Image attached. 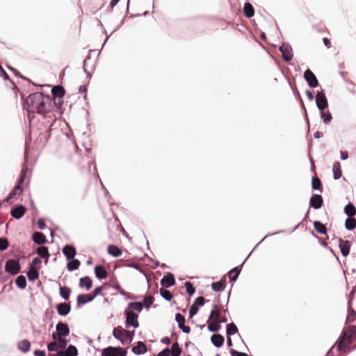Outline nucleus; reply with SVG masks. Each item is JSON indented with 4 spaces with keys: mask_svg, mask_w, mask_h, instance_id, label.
Here are the masks:
<instances>
[{
    "mask_svg": "<svg viewBox=\"0 0 356 356\" xmlns=\"http://www.w3.org/2000/svg\"><path fill=\"white\" fill-rule=\"evenodd\" d=\"M50 99L42 92H35L29 95L24 103L25 108L29 115L37 113L42 114L50 111Z\"/></svg>",
    "mask_w": 356,
    "mask_h": 356,
    "instance_id": "obj_1",
    "label": "nucleus"
},
{
    "mask_svg": "<svg viewBox=\"0 0 356 356\" xmlns=\"http://www.w3.org/2000/svg\"><path fill=\"white\" fill-rule=\"evenodd\" d=\"M355 328L353 327L349 330H344L342 336L328 352L329 354L335 355L336 356H343V353H346V348L351 343V336L353 334Z\"/></svg>",
    "mask_w": 356,
    "mask_h": 356,
    "instance_id": "obj_2",
    "label": "nucleus"
},
{
    "mask_svg": "<svg viewBox=\"0 0 356 356\" xmlns=\"http://www.w3.org/2000/svg\"><path fill=\"white\" fill-rule=\"evenodd\" d=\"M356 318V289H353L348 300V311L346 323H350Z\"/></svg>",
    "mask_w": 356,
    "mask_h": 356,
    "instance_id": "obj_3",
    "label": "nucleus"
},
{
    "mask_svg": "<svg viewBox=\"0 0 356 356\" xmlns=\"http://www.w3.org/2000/svg\"><path fill=\"white\" fill-rule=\"evenodd\" d=\"M25 175L26 171L23 170L17 185L14 188V189L10 193V194L7 197L6 200L7 202L12 203V200L18 198L21 193H22L21 184L24 181Z\"/></svg>",
    "mask_w": 356,
    "mask_h": 356,
    "instance_id": "obj_4",
    "label": "nucleus"
},
{
    "mask_svg": "<svg viewBox=\"0 0 356 356\" xmlns=\"http://www.w3.org/2000/svg\"><path fill=\"white\" fill-rule=\"evenodd\" d=\"M127 352L120 347L110 346L104 348L102 352V356H126Z\"/></svg>",
    "mask_w": 356,
    "mask_h": 356,
    "instance_id": "obj_5",
    "label": "nucleus"
},
{
    "mask_svg": "<svg viewBox=\"0 0 356 356\" xmlns=\"http://www.w3.org/2000/svg\"><path fill=\"white\" fill-rule=\"evenodd\" d=\"M124 314L126 316V326L127 327L133 326L137 328L139 326L138 321V315L129 309H125Z\"/></svg>",
    "mask_w": 356,
    "mask_h": 356,
    "instance_id": "obj_6",
    "label": "nucleus"
},
{
    "mask_svg": "<svg viewBox=\"0 0 356 356\" xmlns=\"http://www.w3.org/2000/svg\"><path fill=\"white\" fill-rule=\"evenodd\" d=\"M5 269L10 274L16 275L20 270V265L17 261L15 259H10L6 262Z\"/></svg>",
    "mask_w": 356,
    "mask_h": 356,
    "instance_id": "obj_7",
    "label": "nucleus"
},
{
    "mask_svg": "<svg viewBox=\"0 0 356 356\" xmlns=\"http://www.w3.org/2000/svg\"><path fill=\"white\" fill-rule=\"evenodd\" d=\"M316 103L318 108L321 110H325L327 106V98L323 91L318 92L316 95Z\"/></svg>",
    "mask_w": 356,
    "mask_h": 356,
    "instance_id": "obj_8",
    "label": "nucleus"
},
{
    "mask_svg": "<svg viewBox=\"0 0 356 356\" xmlns=\"http://www.w3.org/2000/svg\"><path fill=\"white\" fill-rule=\"evenodd\" d=\"M280 51H281L284 60L289 61L292 59L293 50L292 47L289 44L283 43L280 47Z\"/></svg>",
    "mask_w": 356,
    "mask_h": 356,
    "instance_id": "obj_9",
    "label": "nucleus"
},
{
    "mask_svg": "<svg viewBox=\"0 0 356 356\" xmlns=\"http://www.w3.org/2000/svg\"><path fill=\"white\" fill-rule=\"evenodd\" d=\"M304 77L310 87L316 88L318 86V80L314 74L310 70H307L305 72Z\"/></svg>",
    "mask_w": 356,
    "mask_h": 356,
    "instance_id": "obj_10",
    "label": "nucleus"
},
{
    "mask_svg": "<svg viewBox=\"0 0 356 356\" xmlns=\"http://www.w3.org/2000/svg\"><path fill=\"white\" fill-rule=\"evenodd\" d=\"M126 330L121 326H118L113 329V337L120 340L122 343L126 342L125 337Z\"/></svg>",
    "mask_w": 356,
    "mask_h": 356,
    "instance_id": "obj_11",
    "label": "nucleus"
},
{
    "mask_svg": "<svg viewBox=\"0 0 356 356\" xmlns=\"http://www.w3.org/2000/svg\"><path fill=\"white\" fill-rule=\"evenodd\" d=\"M339 248L343 256L346 257L350 252V242L348 241L339 239Z\"/></svg>",
    "mask_w": 356,
    "mask_h": 356,
    "instance_id": "obj_12",
    "label": "nucleus"
},
{
    "mask_svg": "<svg viewBox=\"0 0 356 356\" xmlns=\"http://www.w3.org/2000/svg\"><path fill=\"white\" fill-rule=\"evenodd\" d=\"M175 320L179 325V327L181 329L184 333L190 332V327L184 325L185 318L183 315H181V314H177L175 316Z\"/></svg>",
    "mask_w": 356,
    "mask_h": 356,
    "instance_id": "obj_13",
    "label": "nucleus"
},
{
    "mask_svg": "<svg viewBox=\"0 0 356 356\" xmlns=\"http://www.w3.org/2000/svg\"><path fill=\"white\" fill-rule=\"evenodd\" d=\"M56 332L61 337H65L70 334V329L66 323H58L56 325Z\"/></svg>",
    "mask_w": 356,
    "mask_h": 356,
    "instance_id": "obj_14",
    "label": "nucleus"
},
{
    "mask_svg": "<svg viewBox=\"0 0 356 356\" xmlns=\"http://www.w3.org/2000/svg\"><path fill=\"white\" fill-rule=\"evenodd\" d=\"M25 212L26 208L22 205H19L16 208L13 209L10 211V213L11 216L15 219H19L24 215Z\"/></svg>",
    "mask_w": 356,
    "mask_h": 356,
    "instance_id": "obj_15",
    "label": "nucleus"
},
{
    "mask_svg": "<svg viewBox=\"0 0 356 356\" xmlns=\"http://www.w3.org/2000/svg\"><path fill=\"white\" fill-rule=\"evenodd\" d=\"M323 204V199L320 195H314L310 199V206L318 209Z\"/></svg>",
    "mask_w": 356,
    "mask_h": 356,
    "instance_id": "obj_16",
    "label": "nucleus"
},
{
    "mask_svg": "<svg viewBox=\"0 0 356 356\" xmlns=\"http://www.w3.org/2000/svg\"><path fill=\"white\" fill-rule=\"evenodd\" d=\"M63 253L68 260L72 259L76 255V250L72 245H65L63 249Z\"/></svg>",
    "mask_w": 356,
    "mask_h": 356,
    "instance_id": "obj_17",
    "label": "nucleus"
},
{
    "mask_svg": "<svg viewBox=\"0 0 356 356\" xmlns=\"http://www.w3.org/2000/svg\"><path fill=\"white\" fill-rule=\"evenodd\" d=\"M175 283V280L173 275H172V274L165 276L161 280V284L166 288L174 285Z\"/></svg>",
    "mask_w": 356,
    "mask_h": 356,
    "instance_id": "obj_18",
    "label": "nucleus"
},
{
    "mask_svg": "<svg viewBox=\"0 0 356 356\" xmlns=\"http://www.w3.org/2000/svg\"><path fill=\"white\" fill-rule=\"evenodd\" d=\"M132 351L136 355H141L147 351V348L143 342L138 341L137 345L132 348Z\"/></svg>",
    "mask_w": 356,
    "mask_h": 356,
    "instance_id": "obj_19",
    "label": "nucleus"
},
{
    "mask_svg": "<svg viewBox=\"0 0 356 356\" xmlns=\"http://www.w3.org/2000/svg\"><path fill=\"white\" fill-rule=\"evenodd\" d=\"M58 313L61 316H66L70 312V306L66 303L59 304L57 306Z\"/></svg>",
    "mask_w": 356,
    "mask_h": 356,
    "instance_id": "obj_20",
    "label": "nucleus"
},
{
    "mask_svg": "<svg viewBox=\"0 0 356 356\" xmlns=\"http://www.w3.org/2000/svg\"><path fill=\"white\" fill-rule=\"evenodd\" d=\"M211 341L216 347L220 348L224 343V337L220 334H213Z\"/></svg>",
    "mask_w": 356,
    "mask_h": 356,
    "instance_id": "obj_21",
    "label": "nucleus"
},
{
    "mask_svg": "<svg viewBox=\"0 0 356 356\" xmlns=\"http://www.w3.org/2000/svg\"><path fill=\"white\" fill-rule=\"evenodd\" d=\"M92 285L91 279L89 277H84L79 280V286L89 290Z\"/></svg>",
    "mask_w": 356,
    "mask_h": 356,
    "instance_id": "obj_22",
    "label": "nucleus"
},
{
    "mask_svg": "<svg viewBox=\"0 0 356 356\" xmlns=\"http://www.w3.org/2000/svg\"><path fill=\"white\" fill-rule=\"evenodd\" d=\"M62 356H76L78 351L74 346L70 345L65 350H61Z\"/></svg>",
    "mask_w": 356,
    "mask_h": 356,
    "instance_id": "obj_23",
    "label": "nucleus"
},
{
    "mask_svg": "<svg viewBox=\"0 0 356 356\" xmlns=\"http://www.w3.org/2000/svg\"><path fill=\"white\" fill-rule=\"evenodd\" d=\"M76 300L78 305H84L93 300L92 299L90 294H81L78 296Z\"/></svg>",
    "mask_w": 356,
    "mask_h": 356,
    "instance_id": "obj_24",
    "label": "nucleus"
},
{
    "mask_svg": "<svg viewBox=\"0 0 356 356\" xmlns=\"http://www.w3.org/2000/svg\"><path fill=\"white\" fill-rule=\"evenodd\" d=\"M95 273L99 279H104L107 277V273L105 268L101 266H97L95 268Z\"/></svg>",
    "mask_w": 356,
    "mask_h": 356,
    "instance_id": "obj_25",
    "label": "nucleus"
},
{
    "mask_svg": "<svg viewBox=\"0 0 356 356\" xmlns=\"http://www.w3.org/2000/svg\"><path fill=\"white\" fill-rule=\"evenodd\" d=\"M219 316H220V312L219 309L216 306L213 307V309L211 312L210 316H209V321L214 323H220L219 321Z\"/></svg>",
    "mask_w": 356,
    "mask_h": 356,
    "instance_id": "obj_26",
    "label": "nucleus"
},
{
    "mask_svg": "<svg viewBox=\"0 0 356 356\" xmlns=\"http://www.w3.org/2000/svg\"><path fill=\"white\" fill-rule=\"evenodd\" d=\"M33 240L37 244H44L46 242V238L42 233L35 232L33 235Z\"/></svg>",
    "mask_w": 356,
    "mask_h": 356,
    "instance_id": "obj_27",
    "label": "nucleus"
},
{
    "mask_svg": "<svg viewBox=\"0 0 356 356\" xmlns=\"http://www.w3.org/2000/svg\"><path fill=\"white\" fill-rule=\"evenodd\" d=\"M143 305L140 302H130L128 305V307L126 309H129L134 312V310L140 312L143 309Z\"/></svg>",
    "mask_w": 356,
    "mask_h": 356,
    "instance_id": "obj_28",
    "label": "nucleus"
},
{
    "mask_svg": "<svg viewBox=\"0 0 356 356\" xmlns=\"http://www.w3.org/2000/svg\"><path fill=\"white\" fill-rule=\"evenodd\" d=\"M334 179H338L341 176V165L339 162H334L332 167Z\"/></svg>",
    "mask_w": 356,
    "mask_h": 356,
    "instance_id": "obj_29",
    "label": "nucleus"
},
{
    "mask_svg": "<svg viewBox=\"0 0 356 356\" xmlns=\"http://www.w3.org/2000/svg\"><path fill=\"white\" fill-rule=\"evenodd\" d=\"M108 252L111 255L118 257L122 254V250L115 245H109L108 247Z\"/></svg>",
    "mask_w": 356,
    "mask_h": 356,
    "instance_id": "obj_30",
    "label": "nucleus"
},
{
    "mask_svg": "<svg viewBox=\"0 0 356 356\" xmlns=\"http://www.w3.org/2000/svg\"><path fill=\"white\" fill-rule=\"evenodd\" d=\"M80 266V262L75 259H70L67 264V268L70 271L76 270Z\"/></svg>",
    "mask_w": 356,
    "mask_h": 356,
    "instance_id": "obj_31",
    "label": "nucleus"
},
{
    "mask_svg": "<svg viewBox=\"0 0 356 356\" xmlns=\"http://www.w3.org/2000/svg\"><path fill=\"white\" fill-rule=\"evenodd\" d=\"M244 14L247 17H252L254 14L252 6L250 3H245L243 8Z\"/></svg>",
    "mask_w": 356,
    "mask_h": 356,
    "instance_id": "obj_32",
    "label": "nucleus"
},
{
    "mask_svg": "<svg viewBox=\"0 0 356 356\" xmlns=\"http://www.w3.org/2000/svg\"><path fill=\"white\" fill-rule=\"evenodd\" d=\"M17 347L21 351L26 353L29 350L31 343L28 340H22L18 343Z\"/></svg>",
    "mask_w": 356,
    "mask_h": 356,
    "instance_id": "obj_33",
    "label": "nucleus"
},
{
    "mask_svg": "<svg viewBox=\"0 0 356 356\" xmlns=\"http://www.w3.org/2000/svg\"><path fill=\"white\" fill-rule=\"evenodd\" d=\"M344 212L350 218L354 216L356 213V209L353 204H348L344 207Z\"/></svg>",
    "mask_w": 356,
    "mask_h": 356,
    "instance_id": "obj_34",
    "label": "nucleus"
},
{
    "mask_svg": "<svg viewBox=\"0 0 356 356\" xmlns=\"http://www.w3.org/2000/svg\"><path fill=\"white\" fill-rule=\"evenodd\" d=\"M320 113H321V118L323 120L324 123L327 124L331 121V120L332 118V115L328 111H325V109L321 110Z\"/></svg>",
    "mask_w": 356,
    "mask_h": 356,
    "instance_id": "obj_35",
    "label": "nucleus"
},
{
    "mask_svg": "<svg viewBox=\"0 0 356 356\" xmlns=\"http://www.w3.org/2000/svg\"><path fill=\"white\" fill-rule=\"evenodd\" d=\"M16 285L20 289H24L26 286V278L23 275H19L15 280Z\"/></svg>",
    "mask_w": 356,
    "mask_h": 356,
    "instance_id": "obj_36",
    "label": "nucleus"
},
{
    "mask_svg": "<svg viewBox=\"0 0 356 356\" xmlns=\"http://www.w3.org/2000/svg\"><path fill=\"white\" fill-rule=\"evenodd\" d=\"M70 293V289L67 286H62L60 288V295L65 300H67L69 298Z\"/></svg>",
    "mask_w": 356,
    "mask_h": 356,
    "instance_id": "obj_37",
    "label": "nucleus"
},
{
    "mask_svg": "<svg viewBox=\"0 0 356 356\" xmlns=\"http://www.w3.org/2000/svg\"><path fill=\"white\" fill-rule=\"evenodd\" d=\"M37 253L42 258L48 259L49 254L48 248L44 246L39 247L37 250Z\"/></svg>",
    "mask_w": 356,
    "mask_h": 356,
    "instance_id": "obj_38",
    "label": "nucleus"
},
{
    "mask_svg": "<svg viewBox=\"0 0 356 356\" xmlns=\"http://www.w3.org/2000/svg\"><path fill=\"white\" fill-rule=\"evenodd\" d=\"M346 228L348 230H352L356 227V220L355 218H348L345 222Z\"/></svg>",
    "mask_w": 356,
    "mask_h": 356,
    "instance_id": "obj_39",
    "label": "nucleus"
},
{
    "mask_svg": "<svg viewBox=\"0 0 356 356\" xmlns=\"http://www.w3.org/2000/svg\"><path fill=\"white\" fill-rule=\"evenodd\" d=\"M170 351L172 356H179L181 354V349L177 342H175L172 345L171 350H170Z\"/></svg>",
    "mask_w": 356,
    "mask_h": 356,
    "instance_id": "obj_40",
    "label": "nucleus"
},
{
    "mask_svg": "<svg viewBox=\"0 0 356 356\" xmlns=\"http://www.w3.org/2000/svg\"><path fill=\"white\" fill-rule=\"evenodd\" d=\"M314 226L315 229L320 234H325L326 232V227L321 222L318 221H315L314 222Z\"/></svg>",
    "mask_w": 356,
    "mask_h": 356,
    "instance_id": "obj_41",
    "label": "nucleus"
},
{
    "mask_svg": "<svg viewBox=\"0 0 356 356\" xmlns=\"http://www.w3.org/2000/svg\"><path fill=\"white\" fill-rule=\"evenodd\" d=\"M38 275L39 274L38 270L34 268H31L27 273L28 278L32 281L36 280L38 277Z\"/></svg>",
    "mask_w": 356,
    "mask_h": 356,
    "instance_id": "obj_42",
    "label": "nucleus"
},
{
    "mask_svg": "<svg viewBox=\"0 0 356 356\" xmlns=\"http://www.w3.org/2000/svg\"><path fill=\"white\" fill-rule=\"evenodd\" d=\"M238 332L236 326L234 323H229L227 327V337L235 334Z\"/></svg>",
    "mask_w": 356,
    "mask_h": 356,
    "instance_id": "obj_43",
    "label": "nucleus"
},
{
    "mask_svg": "<svg viewBox=\"0 0 356 356\" xmlns=\"http://www.w3.org/2000/svg\"><path fill=\"white\" fill-rule=\"evenodd\" d=\"M52 93L54 95L56 96V97H62L63 95H64V90L62 87L60 86H55L52 88V90H51Z\"/></svg>",
    "mask_w": 356,
    "mask_h": 356,
    "instance_id": "obj_44",
    "label": "nucleus"
},
{
    "mask_svg": "<svg viewBox=\"0 0 356 356\" xmlns=\"http://www.w3.org/2000/svg\"><path fill=\"white\" fill-rule=\"evenodd\" d=\"M160 294L165 300L168 301L171 300L173 297L170 291L163 289L160 290Z\"/></svg>",
    "mask_w": 356,
    "mask_h": 356,
    "instance_id": "obj_45",
    "label": "nucleus"
},
{
    "mask_svg": "<svg viewBox=\"0 0 356 356\" xmlns=\"http://www.w3.org/2000/svg\"><path fill=\"white\" fill-rule=\"evenodd\" d=\"M225 287V285L222 282H216L212 284V289L215 291H222Z\"/></svg>",
    "mask_w": 356,
    "mask_h": 356,
    "instance_id": "obj_46",
    "label": "nucleus"
},
{
    "mask_svg": "<svg viewBox=\"0 0 356 356\" xmlns=\"http://www.w3.org/2000/svg\"><path fill=\"white\" fill-rule=\"evenodd\" d=\"M57 342L59 349L62 350L66 348L68 343V341L65 337H60Z\"/></svg>",
    "mask_w": 356,
    "mask_h": 356,
    "instance_id": "obj_47",
    "label": "nucleus"
},
{
    "mask_svg": "<svg viewBox=\"0 0 356 356\" xmlns=\"http://www.w3.org/2000/svg\"><path fill=\"white\" fill-rule=\"evenodd\" d=\"M239 270H238L237 268H234L232 270H231L229 273V277L232 280L236 281L238 275H239Z\"/></svg>",
    "mask_w": 356,
    "mask_h": 356,
    "instance_id": "obj_48",
    "label": "nucleus"
},
{
    "mask_svg": "<svg viewBox=\"0 0 356 356\" xmlns=\"http://www.w3.org/2000/svg\"><path fill=\"white\" fill-rule=\"evenodd\" d=\"M185 286L186 291L190 296L193 295L195 292V288L191 282H186L185 283Z\"/></svg>",
    "mask_w": 356,
    "mask_h": 356,
    "instance_id": "obj_49",
    "label": "nucleus"
},
{
    "mask_svg": "<svg viewBox=\"0 0 356 356\" xmlns=\"http://www.w3.org/2000/svg\"><path fill=\"white\" fill-rule=\"evenodd\" d=\"M220 326L219 325V323H214L212 322L208 325V329L211 332H216L220 329Z\"/></svg>",
    "mask_w": 356,
    "mask_h": 356,
    "instance_id": "obj_50",
    "label": "nucleus"
},
{
    "mask_svg": "<svg viewBox=\"0 0 356 356\" xmlns=\"http://www.w3.org/2000/svg\"><path fill=\"white\" fill-rule=\"evenodd\" d=\"M47 348H48V350L50 352L57 351L59 349V348L58 346V342L54 341V342L49 343L47 346Z\"/></svg>",
    "mask_w": 356,
    "mask_h": 356,
    "instance_id": "obj_51",
    "label": "nucleus"
},
{
    "mask_svg": "<svg viewBox=\"0 0 356 356\" xmlns=\"http://www.w3.org/2000/svg\"><path fill=\"white\" fill-rule=\"evenodd\" d=\"M8 246V241L6 238H0V251L5 250Z\"/></svg>",
    "mask_w": 356,
    "mask_h": 356,
    "instance_id": "obj_52",
    "label": "nucleus"
},
{
    "mask_svg": "<svg viewBox=\"0 0 356 356\" xmlns=\"http://www.w3.org/2000/svg\"><path fill=\"white\" fill-rule=\"evenodd\" d=\"M321 187V181L317 177H314L312 179V188L314 190H318Z\"/></svg>",
    "mask_w": 356,
    "mask_h": 356,
    "instance_id": "obj_53",
    "label": "nucleus"
},
{
    "mask_svg": "<svg viewBox=\"0 0 356 356\" xmlns=\"http://www.w3.org/2000/svg\"><path fill=\"white\" fill-rule=\"evenodd\" d=\"M154 299L152 296H147L144 298V305L149 308V306L153 303Z\"/></svg>",
    "mask_w": 356,
    "mask_h": 356,
    "instance_id": "obj_54",
    "label": "nucleus"
},
{
    "mask_svg": "<svg viewBox=\"0 0 356 356\" xmlns=\"http://www.w3.org/2000/svg\"><path fill=\"white\" fill-rule=\"evenodd\" d=\"M198 312V307L196 305V304H193L191 305L189 309V316L191 318H192L193 316H195Z\"/></svg>",
    "mask_w": 356,
    "mask_h": 356,
    "instance_id": "obj_55",
    "label": "nucleus"
},
{
    "mask_svg": "<svg viewBox=\"0 0 356 356\" xmlns=\"http://www.w3.org/2000/svg\"><path fill=\"white\" fill-rule=\"evenodd\" d=\"M103 286H99L95 289L92 294H90L92 299L93 300L96 296H97L102 291Z\"/></svg>",
    "mask_w": 356,
    "mask_h": 356,
    "instance_id": "obj_56",
    "label": "nucleus"
},
{
    "mask_svg": "<svg viewBox=\"0 0 356 356\" xmlns=\"http://www.w3.org/2000/svg\"><path fill=\"white\" fill-rule=\"evenodd\" d=\"M134 334V331L126 330V333H125L126 341L128 339L129 340V341H131L132 340Z\"/></svg>",
    "mask_w": 356,
    "mask_h": 356,
    "instance_id": "obj_57",
    "label": "nucleus"
},
{
    "mask_svg": "<svg viewBox=\"0 0 356 356\" xmlns=\"http://www.w3.org/2000/svg\"><path fill=\"white\" fill-rule=\"evenodd\" d=\"M194 304H196L197 306L203 305L204 304V298L203 297L197 298Z\"/></svg>",
    "mask_w": 356,
    "mask_h": 356,
    "instance_id": "obj_58",
    "label": "nucleus"
},
{
    "mask_svg": "<svg viewBox=\"0 0 356 356\" xmlns=\"http://www.w3.org/2000/svg\"><path fill=\"white\" fill-rule=\"evenodd\" d=\"M232 356H248L245 353L238 352L235 350H231Z\"/></svg>",
    "mask_w": 356,
    "mask_h": 356,
    "instance_id": "obj_59",
    "label": "nucleus"
},
{
    "mask_svg": "<svg viewBox=\"0 0 356 356\" xmlns=\"http://www.w3.org/2000/svg\"><path fill=\"white\" fill-rule=\"evenodd\" d=\"M170 355V351L169 349H165L161 351L158 356H169Z\"/></svg>",
    "mask_w": 356,
    "mask_h": 356,
    "instance_id": "obj_60",
    "label": "nucleus"
},
{
    "mask_svg": "<svg viewBox=\"0 0 356 356\" xmlns=\"http://www.w3.org/2000/svg\"><path fill=\"white\" fill-rule=\"evenodd\" d=\"M35 356H46V353L44 350H36L34 351Z\"/></svg>",
    "mask_w": 356,
    "mask_h": 356,
    "instance_id": "obj_61",
    "label": "nucleus"
},
{
    "mask_svg": "<svg viewBox=\"0 0 356 356\" xmlns=\"http://www.w3.org/2000/svg\"><path fill=\"white\" fill-rule=\"evenodd\" d=\"M38 227L40 229H44L45 228V223L43 219H39L38 222Z\"/></svg>",
    "mask_w": 356,
    "mask_h": 356,
    "instance_id": "obj_62",
    "label": "nucleus"
},
{
    "mask_svg": "<svg viewBox=\"0 0 356 356\" xmlns=\"http://www.w3.org/2000/svg\"><path fill=\"white\" fill-rule=\"evenodd\" d=\"M119 293L124 296L126 298H131V294L124 291L122 289H120Z\"/></svg>",
    "mask_w": 356,
    "mask_h": 356,
    "instance_id": "obj_63",
    "label": "nucleus"
},
{
    "mask_svg": "<svg viewBox=\"0 0 356 356\" xmlns=\"http://www.w3.org/2000/svg\"><path fill=\"white\" fill-rule=\"evenodd\" d=\"M40 262H41L40 259L39 258H38V257H35L32 261V265L33 266H36V265L40 264Z\"/></svg>",
    "mask_w": 356,
    "mask_h": 356,
    "instance_id": "obj_64",
    "label": "nucleus"
}]
</instances>
